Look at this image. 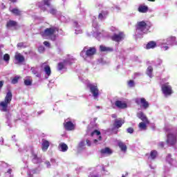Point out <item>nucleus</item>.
<instances>
[{
	"instance_id": "obj_1",
	"label": "nucleus",
	"mask_w": 177,
	"mask_h": 177,
	"mask_svg": "<svg viewBox=\"0 0 177 177\" xmlns=\"http://www.w3.org/2000/svg\"><path fill=\"white\" fill-rule=\"evenodd\" d=\"M12 97H13V94H12V91L9 90L6 93V97L4 98V101H1L0 102L1 111H3L4 113H8L9 111L8 106L9 104H10Z\"/></svg>"
},
{
	"instance_id": "obj_2",
	"label": "nucleus",
	"mask_w": 177,
	"mask_h": 177,
	"mask_svg": "<svg viewBox=\"0 0 177 177\" xmlns=\"http://www.w3.org/2000/svg\"><path fill=\"white\" fill-rule=\"evenodd\" d=\"M56 32H59V28L52 26L50 28H46L44 32L40 33V35L43 37H50L51 41H56V38H57V35H55Z\"/></svg>"
},
{
	"instance_id": "obj_3",
	"label": "nucleus",
	"mask_w": 177,
	"mask_h": 177,
	"mask_svg": "<svg viewBox=\"0 0 177 177\" xmlns=\"http://www.w3.org/2000/svg\"><path fill=\"white\" fill-rule=\"evenodd\" d=\"M161 91L165 96H171L174 91H172V86L169 85V83H165L162 84Z\"/></svg>"
},
{
	"instance_id": "obj_4",
	"label": "nucleus",
	"mask_w": 177,
	"mask_h": 177,
	"mask_svg": "<svg viewBox=\"0 0 177 177\" xmlns=\"http://www.w3.org/2000/svg\"><path fill=\"white\" fill-rule=\"evenodd\" d=\"M87 88H89L91 93H92L94 99H97L99 97V88H97V84H88Z\"/></svg>"
},
{
	"instance_id": "obj_5",
	"label": "nucleus",
	"mask_w": 177,
	"mask_h": 177,
	"mask_svg": "<svg viewBox=\"0 0 177 177\" xmlns=\"http://www.w3.org/2000/svg\"><path fill=\"white\" fill-rule=\"evenodd\" d=\"M166 143L169 146H175V145L177 143L176 135L172 133H167Z\"/></svg>"
},
{
	"instance_id": "obj_6",
	"label": "nucleus",
	"mask_w": 177,
	"mask_h": 177,
	"mask_svg": "<svg viewBox=\"0 0 177 177\" xmlns=\"http://www.w3.org/2000/svg\"><path fill=\"white\" fill-rule=\"evenodd\" d=\"M124 124H125V120L124 119H115L113 124H112L111 131H115V129H120V128H121Z\"/></svg>"
},
{
	"instance_id": "obj_7",
	"label": "nucleus",
	"mask_w": 177,
	"mask_h": 177,
	"mask_svg": "<svg viewBox=\"0 0 177 177\" xmlns=\"http://www.w3.org/2000/svg\"><path fill=\"white\" fill-rule=\"evenodd\" d=\"M37 6H38L42 12H46L47 9L46 6H48V8L50 7V0H43L41 1H39L37 3Z\"/></svg>"
},
{
	"instance_id": "obj_8",
	"label": "nucleus",
	"mask_w": 177,
	"mask_h": 177,
	"mask_svg": "<svg viewBox=\"0 0 177 177\" xmlns=\"http://www.w3.org/2000/svg\"><path fill=\"white\" fill-rule=\"evenodd\" d=\"M135 102L136 104H138V106L141 104L142 109H144L145 110L149 109V102L146 100V98L145 97L136 98Z\"/></svg>"
},
{
	"instance_id": "obj_9",
	"label": "nucleus",
	"mask_w": 177,
	"mask_h": 177,
	"mask_svg": "<svg viewBox=\"0 0 177 177\" xmlns=\"http://www.w3.org/2000/svg\"><path fill=\"white\" fill-rule=\"evenodd\" d=\"M148 27V29L150 28V26H147V24L145 21H141L137 22V24L136 26V28L138 31H141L143 32L145 30H146Z\"/></svg>"
},
{
	"instance_id": "obj_10",
	"label": "nucleus",
	"mask_w": 177,
	"mask_h": 177,
	"mask_svg": "<svg viewBox=\"0 0 177 177\" xmlns=\"http://www.w3.org/2000/svg\"><path fill=\"white\" fill-rule=\"evenodd\" d=\"M124 38H125V34L123 32H120L118 34L111 36V39L115 42H121Z\"/></svg>"
},
{
	"instance_id": "obj_11",
	"label": "nucleus",
	"mask_w": 177,
	"mask_h": 177,
	"mask_svg": "<svg viewBox=\"0 0 177 177\" xmlns=\"http://www.w3.org/2000/svg\"><path fill=\"white\" fill-rule=\"evenodd\" d=\"M31 158L33 164H41L42 162V158L38 157V155L35 153L34 150L31 151Z\"/></svg>"
},
{
	"instance_id": "obj_12",
	"label": "nucleus",
	"mask_w": 177,
	"mask_h": 177,
	"mask_svg": "<svg viewBox=\"0 0 177 177\" xmlns=\"http://www.w3.org/2000/svg\"><path fill=\"white\" fill-rule=\"evenodd\" d=\"M63 125L66 131H74L75 129V125L71 121L65 122Z\"/></svg>"
},
{
	"instance_id": "obj_13",
	"label": "nucleus",
	"mask_w": 177,
	"mask_h": 177,
	"mask_svg": "<svg viewBox=\"0 0 177 177\" xmlns=\"http://www.w3.org/2000/svg\"><path fill=\"white\" fill-rule=\"evenodd\" d=\"M137 117L138 118L141 120V121H143V122H145V124H150V122L149 121L147 116H146V115H145L143 112H138L137 113Z\"/></svg>"
},
{
	"instance_id": "obj_14",
	"label": "nucleus",
	"mask_w": 177,
	"mask_h": 177,
	"mask_svg": "<svg viewBox=\"0 0 177 177\" xmlns=\"http://www.w3.org/2000/svg\"><path fill=\"white\" fill-rule=\"evenodd\" d=\"M41 67H44V71L46 73V75H48V77H50V74H52L50 66L49 65H46V63H43L41 65Z\"/></svg>"
},
{
	"instance_id": "obj_15",
	"label": "nucleus",
	"mask_w": 177,
	"mask_h": 177,
	"mask_svg": "<svg viewBox=\"0 0 177 177\" xmlns=\"http://www.w3.org/2000/svg\"><path fill=\"white\" fill-rule=\"evenodd\" d=\"M49 146H50V143L49 141L42 139V143H41V150L42 151H46L48 149H49Z\"/></svg>"
},
{
	"instance_id": "obj_16",
	"label": "nucleus",
	"mask_w": 177,
	"mask_h": 177,
	"mask_svg": "<svg viewBox=\"0 0 177 177\" xmlns=\"http://www.w3.org/2000/svg\"><path fill=\"white\" fill-rule=\"evenodd\" d=\"M94 55H96V48L95 47H90L86 50V55L88 57H91V56H93Z\"/></svg>"
},
{
	"instance_id": "obj_17",
	"label": "nucleus",
	"mask_w": 177,
	"mask_h": 177,
	"mask_svg": "<svg viewBox=\"0 0 177 177\" xmlns=\"http://www.w3.org/2000/svg\"><path fill=\"white\" fill-rule=\"evenodd\" d=\"M138 11L140 13H147L149 12V7L145 4H141L138 6Z\"/></svg>"
},
{
	"instance_id": "obj_18",
	"label": "nucleus",
	"mask_w": 177,
	"mask_h": 177,
	"mask_svg": "<svg viewBox=\"0 0 177 177\" xmlns=\"http://www.w3.org/2000/svg\"><path fill=\"white\" fill-rule=\"evenodd\" d=\"M15 59L18 62V63H23L26 60L24 56L21 55L20 53H16L15 55Z\"/></svg>"
},
{
	"instance_id": "obj_19",
	"label": "nucleus",
	"mask_w": 177,
	"mask_h": 177,
	"mask_svg": "<svg viewBox=\"0 0 177 177\" xmlns=\"http://www.w3.org/2000/svg\"><path fill=\"white\" fill-rule=\"evenodd\" d=\"M115 106H116V107H118V109H127V107H128L127 103L122 102L120 100L115 101Z\"/></svg>"
},
{
	"instance_id": "obj_20",
	"label": "nucleus",
	"mask_w": 177,
	"mask_h": 177,
	"mask_svg": "<svg viewBox=\"0 0 177 177\" xmlns=\"http://www.w3.org/2000/svg\"><path fill=\"white\" fill-rule=\"evenodd\" d=\"M68 63V60L64 59L62 62H59L57 64V70L58 71H62L64 68V66L67 65Z\"/></svg>"
},
{
	"instance_id": "obj_21",
	"label": "nucleus",
	"mask_w": 177,
	"mask_h": 177,
	"mask_svg": "<svg viewBox=\"0 0 177 177\" xmlns=\"http://www.w3.org/2000/svg\"><path fill=\"white\" fill-rule=\"evenodd\" d=\"M154 48H157V42L154 41H150L145 46V49H154Z\"/></svg>"
},
{
	"instance_id": "obj_22",
	"label": "nucleus",
	"mask_w": 177,
	"mask_h": 177,
	"mask_svg": "<svg viewBox=\"0 0 177 177\" xmlns=\"http://www.w3.org/2000/svg\"><path fill=\"white\" fill-rule=\"evenodd\" d=\"M100 153L101 154H107L108 156H111V154H113V151L109 147H105L104 149H100Z\"/></svg>"
},
{
	"instance_id": "obj_23",
	"label": "nucleus",
	"mask_w": 177,
	"mask_h": 177,
	"mask_svg": "<svg viewBox=\"0 0 177 177\" xmlns=\"http://www.w3.org/2000/svg\"><path fill=\"white\" fill-rule=\"evenodd\" d=\"M109 16V11L107 10H102L101 12L98 15V19L103 20L106 19Z\"/></svg>"
},
{
	"instance_id": "obj_24",
	"label": "nucleus",
	"mask_w": 177,
	"mask_h": 177,
	"mask_svg": "<svg viewBox=\"0 0 177 177\" xmlns=\"http://www.w3.org/2000/svg\"><path fill=\"white\" fill-rule=\"evenodd\" d=\"M59 150H60V151H62L63 153H66V151H67V150H68V146H67V145L64 142H61L59 145Z\"/></svg>"
},
{
	"instance_id": "obj_25",
	"label": "nucleus",
	"mask_w": 177,
	"mask_h": 177,
	"mask_svg": "<svg viewBox=\"0 0 177 177\" xmlns=\"http://www.w3.org/2000/svg\"><path fill=\"white\" fill-rule=\"evenodd\" d=\"M100 52H113L114 50L113 48L106 47V46L101 45L100 46Z\"/></svg>"
},
{
	"instance_id": "obj_26",
	"label": "nucleus",
	"mask_w": 177,
	"mask_h": 177,
	"mask_svg": "<svg viewBox=\"0 0 177 177\" xmlns=\"http://www.w3.org/2000/svg\"><path fill=\"white\" fill-rule=\"evenodd\" d=\"M10 12L12 13L15 16H21V10H20L17 8H12V10H10Z\"/></svg>"
},
{
	"instance_id": "obj_27",
	"label": "nucleus",
	"mask_w": 177,
	"mask_h": 177,
	"mask_svg": "<svg viewBox=\"0 0 177 177\" xmlns=\"http://www.w3.org/2000/svg\"><path fill=\"white\" fill-rule=\"evenodd\" d=\"M17 22L16 21L10 20L6 24L7 28H10V27H17Z\"/></svg>"
},
{
	"instance_id": "obj_28",
	"label": "nucleus",
	"mask_w": 177,
	"mask_h": 177,
	"mask_svg": "<svg viewBox=\"0 0 177 177\" xmlns=\"http://www.w3.org/2000/svg\"><path fill=\"white\" fill-rule=\"evenodd\" d=\"M149 157L151 160H155L158 157V152L156 150H152L150 152Z\"/></svg>"
},
{
	"instance_id": "obj_29",
	"label": "nucleus",
	"mask_w": 177,
	"mask_h": 177,
	"mask_svg": "<svg viewBox=\"0 0 177 177\" xmlns=\"http://www.w3.org/2000/svg\"><path fill=\"white\" fill-rule=\"evenodd\" d=\"M32 78L28 77L24 80V84L26 86H31L32 85Z\"/></svg>"
},
{
	"instance_id": "obj_30",
	"label": "nucleus",
	"mask_w": 177,
	"mask_h": 177,
	"mask_svg": "<svg viewBox=\"0 0 177 177\" xmlns=\"http://www.w3.org/2000/svg\"><path fill=\"white\" fill-rule=\"evenodd\" d=\"M118 145L122 151H127V145L124 142H119Z\"/></svg>"
},
{
	"instance_id": "obj_31",
	"label": "nucleus",
	"mask_w": 177,
	"mask_h": 177,
	"mask_svg": "<svg viewBox=\"0 0 177 177\" xmlns=\"http://www.w3.org/2000/svg\"><path fill=\"white\" fill-rule=\"evenodd\" d=\"M147 74L148 76L151 78L153 77V67L152 66H149L147 69Z\"/></svg>"
},
{
	"instance_id": "obj_32",
	"label": "nucleus",
	"mask_w": 177,
	"mask_h": 177,
	"mask_svg": "<svg viewBox=\"0 0 177 177\" xmlns=\"http://www.w3.org/2000/svg\"><path fill=\"white\" fill-rule=\"evenodd\" d=\"M146 124H147V123H146L145 122H140L139 124H138L139 129H144V130L147 129V125H146Z\"/></svg>"
},
{
	"instance_id": "obj_33",
	"label": "nucleus",
	"mask_w": 177,
	"mask_h": 177,
	"mask_svg": "<svg viewBox=\"0 0 177 177\" xmlns=\"http://www.w3.org/2000/svg\"><path fill=\"white\" fill-rule=\"evenodd\" d=\"M176 41V37H171L167 39V42H169V45H172Z\"/></svg>"
},
{
	"instance_id": "obj_34",
	"label": "nucleus",
	"mask_w": 177,
	"mask_h": 177,
	"mask_svg": "<svg viewBox=\"0 0 177 177\" xmlns=\"http://www.w3.org/2000/svg\"><path fill=\"white\" fill-rule=\"evenodd\" d=\"M19 80H20V76H15L12 79L11 83L13 84H17V82H19Z\"/></svg>"
},
{
	"instance_id": "obj_35",
	"label": "nucleus",
	"mask_w": 177,
	"mask_h": 177,
	"mask_svg": "<svg viewBox=\"0 0 177 177\" xmlns=\"http://www.w3.org/2000/svg\"><path fill=\"white\" fill-rule=\"evenodd\" d=\"M166 160L169 164H171L172 161H174V159H172V155H171V153H169L166 157Z\"/></svg>"
},
{
	"instance_id": "obj_36",
	"label": "nucleus",
	"mask_w": 177,
	"mask_h": 177,
	"mask_svg": "<svg viewBox=\"0 0 177 177\" xmlns=\"http://www.w3.org/2000/svg\"><path fill=\"white\" fill-rule=\"evenodd\" d=\"M95 134L97 135V136H100L101 135L100 131L96 130V129L94 130L93 132H91V136H93Z\"/></svg>"
},
{
	"instance_id": "obj_37",
	"label": "nucleus",
	"mask_w": 177,
	"mask_h": 177,
	"mask_svg": "<svg viewBox=\"0 0 177 177\" xmlns=\"http://www.w3.org/2000/svg\"><path fill=\"white\" fill-rule=\"evenodd\" d=\"M4 62H9L10 60V55L9 54H5L3 55Z\"/></svg>"
},
{
	"instance_id": "obj_38",
	"label": "nucleus",
	"mask_w": 177,
	"mask_h": 177,
	"mask_svg": "<svg viewBox=\"0 0 177 177\" xmlns=\"http://www.w3.org/2000/svg\"><path fill=\"white\" fill-rule=\"evenodd\" d=\"M30 71H32V73L34 74V75H36V77H39L38 71H37L35 68H31Z\"/></svg>"
},
{
	"instance_id": "obj_39",
	"label": "nucleus",
	"mask_w": 177,
	"mask_h": 177,
	"mask_svg": "<svg viewBox=\"0 0 177 177\" xmlns=\"http://www.w3.org/2000/svg\"><path fill=\"white\" fill-rule=\"evenodd\" d=\"M127 84L130 88H133V86H135V82H133V80H129Z\"/></svg>"
},
{
	"instance_id": "obj_40",
	"label": "nucleus",
	"mask_w": 177,
	"mask_h": 177,
	"mask_svg": "<svg viewBox=\"0 0 177 177\" xmlns=\"http://www.w3.org/2000/svg\"><path fill=\"white\" fill-rule=\"evenodd\" d=\"M38 51L39 52V53H44L45 52V47H44V46H40L38 48Z\"/></svg>"
},
{
	"instance_id": "obj_41",
	"label": "nucleus",
	"mask_w": 177,
	"mask_h": 177,
	"mask_svg": "<svg viewBox=\"0 0 177 177\" xmlns=\"http://www.w3.org/2000/svg\"><path fill=\"white\" fill-rule=\"evenodd\" d=\"M17 46L18 49H21V48H24V43L23 42L18 43Z\"/></svg>"
},
{
	"instance_id": "obj_42",
	"label": "nucleus",
	"mask_w": 177,
	"mask_h": 177,
	"mask_svg": "<svg viewBox=\"0 0 177 177\" xmlns=\"http://www.w3.org/2000/svg\"><path fill=\"white\" fill-rule=\"evenodd\" d=\"M57 10L55 8H51L50 10V15H56V12H57Z\"/></svg>"
},
{
	"instance_id": "obj_43",
	"label": "nucleus",
	"mask_w": 177,
	"mask_h": 177,
	"mask_svg": "<svg viewBox=\"0 0 177 177\" xmlns=\"http://www.w3.org/2000/svg\"><path fill=\"white\" fill-rule=\"evenodd\" d=\"M133 128L132 127H129L127 129V131L128 133H133Z\"/></svg>"
},
{
	"instance_id": "obj_44",
	"label": "nucleus",
	"mask_w": 177,
	"mask_h": 177,
	"mask_svg": "<svg viewBox=\"0 0 177 177\" xmlns=\"http://www.w3.org/2000/svg\"><path fill=\"white\" fill-rule=\"evenodd\" d=\"M44 45L45 46H47L48 48H50V43H49L48 41H46L44 42Z\"/></svg>"
},
{
	"instance_id": "obj_45",
	"label": "nucleus",
	"mask_w": 177,
	"mask_h": 177,
	"mask_svg": "<svg viewBox=\"0 0 177 177\" xmlns=\"http://www.w3.org/2000/svg\"><path fill=\"white\" fill-rule=\"evenodd\" d=\"M85 146V142L84 141H82L80 142L79 144V147H84Z\"/></svg>"
},
{
	"instance_id": "obj_46",
	"label": "nucleus",
	"mask_w": 177,
	"mask_h": 177,
	"mask_svg": "<svg viewBox=\"0 0 177 177\" xmlns=\"http://www.w3.org/2000/svg\"><path fill=\"white\" fill-rule=\"evenodd\" d=\"M99 140H102V136H100L98 137L97 140V139L93 140V142L97 143V142H99Z\"/></svg>"
},
{
	"instance_id": "obj_47",
	"label": "nucleus",
	"mask_w": 177,
	"mask_h": 177,
	"mask_svg": "<svg viewBox=\"0 0 177 177\" xmlns=\"http://www.w3.org/2000/svg\"><path fill=\"white\" fill-rule=\"evenodd\" d=\"M158 147H160V149H163V147H164V142H160L158 144Z\"/></svg>"
},
{
	"instance_id": "obj_48",
	"label": "nucleus",
	"mask_w": 177,
	"mask_h": 177,
	"mask_svg": "<svg viewBox=\"0 0 177 177\" xmlns=\"http://www.w3.org/2000/svg\"><path fill=\"white\" fill-rule=\"evenodd\" d=\"M3 84H5V82L3 80L0 81V91L2 89V87L3 86Z\"/></svg>"
},
{
	"instance_id": "obj_49",
	"label": "nucleus",
	"mask_w": 177,
	"mask_h": 177,
	"mask_svg": "<svg viewBox=\"0 0 177 177\" xmlns=\"http://www.w3.org/2000/svg\"><path fill=\"white\" fill-rule=\"evenodd\" d=\"M86 142L87 146H89V147L91 146V140H89L87 139V140H86Z\"/></svg>"
},
{
	"instance_id": "obj_50",
	"label": "nucleus",
	"mask_w": 177,
	"mask_h": 177,
	"mask_svg": "<svg viewBox=\"0 0 177 177\" xmlns=\"http://www.w3.org/2000/svg\"><path fill=\"white\" fill-rule=\"evenodd\" d=\"M46 165H47V167H50V162L46 161Z\"/></svg>"
},
{
	"instance_id": "obj_51",
	"label": "nucleus",
	"mask_w": 177,
	"mask_h": 177,
	"mask_svg": "<svg viewBox=\"0 0 177 177\" xmlns=\"http://www.w3.org/2000/svg\"><path fill=\"white\" fill-rule=\"evenodd\" d=\"M10 2H12V3H16V2H17V0H10Z\"/></svg>"
},
{
	"instance_id": "obj_52",
	"label": "nucleus",
	"mask_w": 177,
	"mask_h": 177,
	"mask_svg": "<svg viewBox=\"0 0 177 177\" xmlns=\"http://www.w3.org/2000/svg\"><path fill=\"white\" fill-rule=\"evenodd\" d=\"M111 117H112V118H117V115H115V114H112V115H111Z\"/></svg>"
},
{
	"instance_id": "obj_53",
	"label": "nucleus",
	"mask_w": 177,
	"mask_h": 177,
	"mask_svg": "<svg viewBox=\"0 0 177 177\" xmlns=\"http://www.w3.org/2000/svg\"><path fill=\"white\" fill-rule=\"evenodd\" d=\"M90 177H99V176L93 175V174H90Z\"/></svg>"
},
{
	"instance_id": "obj_54",
	"label": "nucleus",
	"mask_w": 177,
	"mask_h": 177,
	"mask_svg": "<svg viewBox=\"0 0 177 177\" xmlns=\"http://www.w3.org/2000/svg\"><path fill=\"white\" fill-rule=\"evenodd\" d=\"M163 48L165 50H168V48H169L168 46H164Z\"/></svg>"
},
{
	"instance_id": "obj_55",
	"label": "nucleus",
	"mask_w": 177,
	"mask_h": 177,
	"mask_svg": "<svg viewBox=\"0 0 177 177\" xmlns=\"http://www.w3.org/2000/svg\"><path fill=\"white\" fill-rule=\"evenodd\" d=\"M93 121H94V122H96V121H97V118H94Z\"/></svg>"
},
{
	"instance_id": "obj_56",
	"label": "nucleus",
	"mask_w": 177,
	"mask_h": 177,
	"mask_svg": "<svg viewBox=\"0 0 177 177\" xmlns=\"http://www.w3.org/2000/svg\"><path fill=\"white\" fill-rule=\"evenodd\" d=\"M149 2H156V0H148Z\"/></svg>"
},
{
	"instance_id": "obj_57",
	"label": "nucleus",
	"mask_w": 177,
	"mask_h": 177,
	"mask_svg": "<svg viewBox=\"0 0 177 177\" xmlns=\"http://www.w3.org/2000/svg\"><path fill=\"white\" fill-rule=\"evenodd\" d=\"M166 132H169V129H166Z\"/></svg>"
},
{
	"instance_id": "obj_58",
	"label": "nucleus",
	"mask_w": 177,
	"mask_h": 177,
	"mask_svg": "<svg viewBox=\"0 0 177 177\" xmlns=\"http://www.w3.org/2000/svg\"><path fill=\"white\" fill-rule=\"evenodd\" d=\"M97 109H100V106H97Z\"/></svg>"
},
{
	"instance_id": "obj_59",
	"label": "nucleus",
	"mask_w": 177,
	"mask_h": 177,
	"mask_svg": "<svg viewBox=\"0 0 177 177\" xmlns=\"http://www.w3.org/2000/svg\"><path fill=\"white\" fill-rule=\"evenodd\" d=\"M9 172V174H10V171H8Z\"/></svg>"
}]
</instances>
